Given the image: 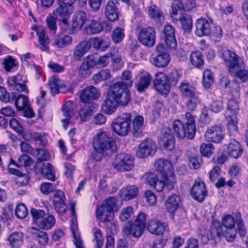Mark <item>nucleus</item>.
<instances>
[{
	"label": "nucleus",
	"mask_w": 248,
	"mask_h": 248,
	"mask_svg": "<svg viewBox=\"0 0 248 248\" xmlns=\"http://www.w3.org/2000/svg\"><path fill=\"white\" fill-rule=\"evenodd\" d=\"M122 81L111 85L108 91L107 96L102 106L103 111L111 115L114 113L119 106L125 107L131 100V93L127 87L132 85L131 73L129 71L123 72Z\"/></svg>",
	"instance_id": "nucleus-1"
},
{
	"label": "nucleus",
	"mask_w": 248,
	"mask_h": 248,
	"mask_svg": "<svg viewBox=\"0 0 248 248\" xmlns=\"http://www.w3.org/2000/svg\"><path fill=\"white\" fill-rule=\"evenodd\" d=\"M235 223L243 226V220L240 213H237L235 217L230 215H226L222 219V224L218 221L212 222L210 230L211 239L224 237L228 242H232L237 233Z\"/></svg>",
	"instance_id": "nucleus-2"
},
{
	"label": "nucleus",
	"mask_w": 248,
	"mask_h": 248,
	"mask_svg": "<svg viewBox=\"0 0 248 248\" xmlns=\"http://www.w3.org/2000/svg\"><path fill=\"white\" fill-rule=\"evenodd\" d=\"M93 144L94 150L103 155L110 156L117 151L115 140L106 132L97 133L93 139Z\"/></svg>",
	"instance_id": "nucleus-3"
},
{
	"label": "nucleus",
	"mask_w": 248,
	"mask_h": 248,
	"mask_svg": "<svg viewBox=\"0 0 248 248\" xmlns=\"http://www.w3.org/2000/svg\"><path fill=\"white\" fill-rule=\"evenodd\" d=\"M155 169L159 171L163 179L166 181L167 187L171 190L174 187L175 178L174 170L170 162L164 159L160 158L155 163Z\"/></svg>",
	"instance_id": "nucleus-4"
},
{
	"label": "nucleus",
	"mask_w": 248,
	"mask_h": 248,
	"mask_svg": "<svg viewBox=\"0 0 248 248\" xmlns=\"http://www.w3.org/2000/svg\"><path fill=\"white\" fill-rule=\"evenodd\" d=\"M146 216L143 213H140L136 217L133 223H127L123 230L124 236H127L130 235L136 238L141 236L145 227Z\"/></svg>",
	"instance_id": "nucleus-5"
},
{
	"label": "nucleus",
	"mask_w": 248,
	"mask_h": 248,
	"mask_svg": "<svg viewBox=\"0 0 248 248\" xmlns=\"http://www.w3.org/2000/svg\"><path fill=\"white\" fill-rule=\"evenodd\" d=\"M131 115L126 113L116 118L112 122V126L118 135L125 136L131 130Z\"/></svg>",
	"instance_id": "nucleus-6"
},
{
	"label": "nucleus",
	"mask_w": 248,
	"mask_h": 248,
	"mask_svg": "<svg viewBox=\"0 0 248 248\" xmlns=\"http://www.w3.org/2000/svg\"><path fill=\"white\" fill-rule=\"evenodd\" d=\"M113 167L117 170L122 171H130L134 165V159L130 155L120 154L117 155L112 162Z\"/></svg>",
	"instance_id": "nucleus-7"
},
{
	"label": "nucleus",
	"mask_w": 248,
	"mask_h": 248,
	"mask_svg": "<svg viewBox=\"0 0 248 248\" xmlns=\"http://www.w3.org/2000/svg\"><path fill=\"white\" fill-rule=\"evenodd\" d=\"M15 102L18 110H25V115L29 117H32L34 114L30 108L28 98L23 94H18L17 96L14 93H11V101Z\"/></svg>",
	"instance_id": "nucleus-8"
},
{
	"label": "nucleus",
	"mask_w": 248,
	"mask_h": 248,
	"mask_svg": "<svg viewBox=\"0 0 248 248\" xmlns=\"http://www.w3.org/2000/svg\"><path fill=\"white\" fill-rule=\"evenodd\" d=\"M156 151L155 143L151 139H147L140 144L136 155L138 157L143 158L154 155Z\"/></svg>",
	"instance_id": "nucleus-9"
},
{
	"label": "nucleus",
	"mask_w": 248,
	"mask_h": 248,
	"mask_svg": "<svg viewBox=\"0 0 248 248\" xmlns=\"http://www.w3.org/2000/svg\"><path fill=\"white\" fill-rule=\"evenodd\" d=\"M74 8L71 3L62 2L54 12V15L64 24H67V19L74 12Z\"/></svg>",
	"instance_id": "nucleus-10"
},
{
	"label": "nucleus",
	"mask_w": 248,
	"mask_h": 248,
	"mask_svg": "<svg viewBox=\"0 0 248 248\" xmlns=\"http://www.w3.org/2000/svg\"><path fill=\"white\" fill-rule=\"evenodd\" d=\"M224 127L221 124H216L208 128L205 134L206 141L219 143L224 137Z\"/></svg>",
	"instance_id": "nucleus-11"
},
{
	"label": "nucleus",
	"mask_w": 248,
	"mask_h": 248,
	"mask_svg": "<svg viewBox=\"0 0 248 248\" xmlns=\"http://www.w3.org/2000/svg\"><path fill=\"white\" fill-rule=\"evenodd\" d=\"M138 39L143 45L152 46L155 44V31L152 27L142 29L138 35Z\"/></svg>",
	"instance_id": "nucleus-12"
},
{
	"label": "nucleus",
	"mask_w": 248,
	"mask_h": 248,
	"mask_svg": "<svg viewBox=\"0 0 248 248\" xmlns=\"http://www.w3.org/2000/svg\"><path fill=\"white\" fill-rule=\"evenodd\" d=\"M222 58L226 65L229 67L230 73H234L239 66V57L236 53L229 49L223 51Z\"/></svg>",
	"instance_id": "nucleus-13"
},
{
	"label": "nucleus",
	"mask_w": 248,
	"mask_h": 248,
	"mask_svg": "<svg viewBox=\"0 0 248 248\" xmlns=\"http://www.w3.org/2000/svg\"><path fill=\"white\" fill-rule=\"evenodd\" d=\"M207 194L205 183L201 180L195 181L191 189V195L192 198L199 202H202Z\"/></svg>",
	"instance_id": "nucleus-14"
},
{
	"label": "nucleus",
	"mask_w": 248,
	"mask_h": 248,
	"mask_svg": "<svg viewBox=\"0 0 248 248\" xmlns=\"http://www.w3.org/2000/svg\"><path fill=\"white\" fill-rule=\"evenodd\" d=\"M148 231L153 234L159 235L169 231L168 224L162 222L159 219L154 218L150 220L147 224Z\"/></svg>",
	"instance_id": "nucleus-15"
},
{
	"label": "nucleus",
	"mask_w": 248,
	"mask_h": 248,
	"mask_svg": "<svg viewBox=\"0 0 248 248\" xmlns=\"http://www.w3.org/2000/svg\"><path fill=\"white\" fill-rule=\"evenodd\" d=\"M154 85L155 90L161 93L166 94L170 89L168 77L163 73L156 74Z\"/></svg>",
	"instance_id": "nucleus-16"
},
{
	"label": "nucleus",
	"mask_w": 248,
	"mask_h": 248,
	"mask_svg": "<svg viewBox=\"0 0 248 248\" xmlns=\"http://www.w3.org/2000/svg\"><path fill=\"white\" fill-rule=\"evenodd\" d=\"M195 34L200 37L210 35L214 25L204 18H200L196 23Z\"/></svg>",
	"instance_id": "nucleus-17"
},
{
	"label": "nucleus",
	"mask_w": 248,
	"mask_h": 248,
	"mask_svg": "<svg viewBox=\"0 0 248 248\" xmlns=\"http://www.w3.org/2000/svg\"><path fill=\"white\" fill-rule=\"evenodd\" d=\"M33 164V160L29 155H23L20 156L18 160V164L15 163L14 161L12 160L8 168L9 172L12 174H15L17 176H21L22 173L19 170L15 168H12L10 166L12 164H14L17 167L20 168L22 167H27L31 166Z\"/></svg>",
	"instance_id": "nucleus-18"
},
{
	"label": "nucleus",
	"mask_w": 248,
	"mask_h": 248,
	"mask_svg": "<svg viewBox=\"0 0 248 248\" xmlns=\"http://www.w3.org/2000/svg\"><path fill=\"white\" fill-rule=\"evenodd\" d=\"M56 212L59 214L65 213L67 206L65 203V197L64 193L61 190H56L52 198Z\"/></svg>",
	"instance_id": "nucleus-19"
},
{
	"label": "nucleus",
	"mask_w": 248,
	"mask_h": 248,
	"mask_svg": "<svg viewBox=\"0 0 248 248\" xmlns=\"http://www.w3.org/2000/svg\"><path fill=\"white\" fill-rule=\"evenodd\" d=\"M100 96L99 90L93 86L85 88L80 94V99L84 103L98 99Z\"/></svg>",
	"instance_id": "nucleus-20"
},
{
	"label": "nucleus",
	"mask_w": 248,
	"mask_h": 248,
	"mask_svg": "<svg viewBox=\"0 0 248 248\" xmlns=\"http://www.w3.org/2000/svg\"><path fill=\"white\" fill-rule=\"evenodd\" d=\"M7 82L9 86L19 92L28 90L26 85V80L23 78L21 75L17 74L15 76L9 77L7 79Z\"/></svg>",
	"instance_id": "nucleus-21"
},
{
	"label": "nucleus",
	"mask_w": 248,
	"mask_h": 248,
	"mask_svg": "<svg viewBox=\"0 0 248 248\" xmlns=\"http://www.w3.org/2000/svg\"><path fill=\"white\" fill-rule=\"evenodd\" d=\"M117 2V0H109L105 8V16L109 20L112 22L115 21L119 18V10L116 6Z\"/></svg>",
	"instance_id": "nucleus-22"
},
{
	"label": "nucleus",
	"mask_w": 248,
	"mask_h": 248,
	"mask_svg": "<svg viewBox=\"0 0 248 248\" xmlns=\"http://www.w3.org/2000/svg\"><path fill=\"white\" fill-rule=\"evenodd\" d=\"M91 43L88 40L80 42L75 48L73 57L76 61H80L82 57L91 48Z\"/></svg>",
	"instance_id": "nucleus-23"
},
{
	"label": "nucleus",
	"mask_w": 248,
	"mask_h": 248,
	"mask_svg": "<svg viewBox=\"0 0 248 248\" xmlns=\"http://www.w3.org/2000/svg\"><path fill=\"white\" fill-rule=\"evenodd\" d=\"M160 144L165 149L172 150L175 147V138L170 129H166L160 137Z\"/></svg>",
	"instance_id": "nucleus-24"
},
{
	"label": "nucleus",
	"mask_w": 248,
	"mask_h": 248,
	"mask_svg": "<svg viewBox=\"0 0 248 248\" xmlns=\"http://www.w3.org/2000/svg\"><path fill=\"white\" fill-rule=\"evenodd\" d=\"M165 42L166 45L170 49L176 47L177 42L175 37L174 29L170 25H166L164 29Z\"/></svg>",
	"instance_id": "nucleus-25"
},
{
	"label": "nucleus",
	"mask_w": 248,
	"mask_h": 248,
	"mask_svg": "<svg viewBox=\"0 0 248 248\" xmlns=\"http://www.w3.org/2000/svg\"><path fill=\"white\" fill-rule=\"evenodd\" d=\"M96 214L97 219L103 222L111 221L114 216L113 212L103 204L97 207Z\"/></svg>",
	"instance_id": "nucleus-26"
},
{
	"label": "nucleus",
	"mask_w": 248,
	"mask_h": 248,
	"mask_svg": "<svg viewBox=\"0 0 248 248\" xmlns=\"http://www.w3.org/2000/svg\"><path fill=\"white\" fill-rule=\"evenodd\" d=\"M172 128L177 137L181 139L187 138L189 139L188 135V130L183 123L179 120H174L172 124Z\"/></svg>",
	"instance_id": "nucleus-27"
},
{
	"label": "nucleus",
	"mask_w": 248,
	"mask_h": 248,
	"mask_svg": "<svg viewBox=\"0 0 248 248\" xmlns=\"http://www.w3.org/2000/svg\"><path fill=\"white\" fill-rule=\"evenodd\" d=\"M138 192L137 186H129L123 187L120 191V195L122 200L129 201L136 197Z\"/></svg>",
	"instance_id": "nucleus-28"
},
{
	"label": "nucleus",
	"mask_w": 248,
	"mask_h": 248,
	"mask_svg": "<svg viewBox=\"0 0 248 248\" xmlns=\"http://www.w3.org/2000/svg\"><path fill=\"white\" fill-rule=\"evenodd\" d=\"M87 20V15L84 11L77 12L73 20V29L75 30H81Z\"/></svg>",
	"instance_id": "nucleus-29"
},
{
	"label": "nucleus",
	"mask_w": 248,
	"mask_h": 248,
	"mask_svg": "<svg viewBox=\"0 0 248 248\" xmlns=\"http://www.w3.org/2000/svg\"><path fill=\"white\" fill-rule=\"evenodd\" d=\"M229 154L235 158L239 157L243 152V149L239 142L234 140H232L228 146Z\"/></svg>",
	"instance_id": "nucleus-30"
},
{
	"label": "nucleus",
	"mask_w": 248,
	"mask_h": 248,
	"mask_svg": "<svg viewBox=\"0 0 248 248\" xmlns=\"http://www.w3.org/2000/svg\"><path fill=\"white\" fill-rule=\"evenodd\" d=\"M180 202V199L177 195L172 194L170 196L165 203L167 211L173 214L178 208Z\"/></svg>",
	"instance_id": "nucleus-31"
},
{
	"label": "nucleus",
	"mask_w": 248,
	"mask_h": 248,
	"mask_svg": "<svg viewBox=\"0 0 248 248\" xmlns=\"http://www.w3.org/2000/svg\"><path fill=\"white\" fill-rule=\"evenodd\" d=\"M185 119L186 120V124L188 130V135L189 139L194 138L196 132V125L194 116L189 112H187L185 114Z\"/></svg>",
	"instance_id": "nucleus-32"
},
{
	"label": "nucleus",
	"mask_w": 248,
	"mask_h": 248,
	"mask_svg": "<svg viewBox=\"0 0 248 248\" xmlns=\"http://www.w3.org/2000/svg\"><path fill=\"white\" fill-rule=\"evenodd\" d=\"M72 42V38L70 36L61 34L55 37L52 45L58 48H63L70 45Z\"/></svg>",
	"instance_id": "nucleus-33"
},
{
	"label": "nucleus",
	"mask_w": 248,
	"mask_h": 248,
	"mask_svg": "<svg viewBox=\"0 0 248 248\" xmlns=\"http://www.w3.org/2000/svg\"><path fill=\"white\" fill-rule=\"evenodd\" d=\"M148 15L149 17L157 24H160L164 21L163 13L155 5H152L149 7Z\"/></svg>",
	"instance_id": "nucleus-34"
},
{
	"label": "nucleus",
	"mask_w": 248,
	"mask_h": 248,
	"mask_svg": "<svg viewBox=\"0 0 248 248\" xmlns=\"http://www.w3.org/2000/svg\"><path fill=\"white\" fill-rule=\"evenodd\" d=\"M8 240L12 248H20L23 243V234L20 232H15L9 235Z\"/></svg>",
	"instance_id": "nucleus-35"
},
{
	"label": "nucleus",
	"mask_w": 248,
	"mask_h": 248,
	"mask_svg": "<svg viewBox=\"0 0 248 248\" xmlns=\"http://www.w3.org/2000/svg\"><path fill=\"white\" fill-rule=\"evenodd\" d=\"M170 58L168 53L159 54L157 56L153 58L152 62L156 67H164L166 66L170 61Z\"/></svg>",
	"instance_id": "nucleus-36"
},
{
	"label": "nucleus",
	"mask_w": 248,
	"mask_h": 248,
	"mask_svg": "<svg viewBox=\"0 0 248 248\" xmlns=\"http://www.w3.org/2000/svg\"><path fill=\"white\" fill-rule=\"evenodd\" d=\"M37 35L39 38V43L40 46L39 48L44 51H47L49 50L48 44L50 43V40L47 35L46 34V32L44 29H41L37 31Z\"/></svg>",
	"instance_id": "nucleus-37"
},
{
	"label": "nucleus",
	"mask_w": 248,
	"mask_h": 248,
	"mask_svg": "<svg viewBox=\"0 0 248 248\" xmlns=\"http://www.w3.org/2000/svg\"><path fill=\"white\" fill-rule=\"evenodd\" d=\"M112 64L116 70L120 69L123 66L122 57L118 50L116 48H111L109 51Z\"/></svg>",
	"instance_id": "nucleus-38"
},
{
	"label": "nucleus",
	"mask_w": 248,
	"mask_h": 248,
	"mask_svg": "<svg viewBox=\"0 0 248 248\" xmlns=\"http://www.w3.org/2000/svg\"><path fill=\"white\" fill-rule=\"evenodd\" d=\"M77 227V217L75 215V216H73L71 226V231L74 237V243L76 248H84L80 237L78 234L76 232Z\"/></svg>",
	"instance_id": "nucleus-39"
},
{
	"label": "nucleus",
	"mask_w": 248,
	"mask_h": 248,
	"mask_svg": "<svg viewBox=\"0 0 248 248\" xmlns=\"http://www.w3.org/2000/svg\"><path fill=\"white\" fill-rule=\"evenodd\" d=\"M103 30L101 24L96 21L92 20L90 23L85 28V32L88 35L97 34Z\"/></svg>",
	"instance_id": "nucleus-40"
},
{
	"label": "nucleus",
	"mask_w": 248,
	"mask_h": 248,
	"mask_svg": "<svg viewBox=\"0 0 248 248\" xmlns=\"http://www.w3.org/2000/svg\"><path fill=\"white\" fill-rule=\"evenodd\" d=\"M110 43L99 37L93 39V47L97 50L102 52L106 51L110 46Z\"/></svg>",
	"instance_id": "nucleus-41"
},
{
	"label": "nucleus",
	"mask_w": 248,
	"mask_h": 248,
	"mask_svg": "<svg viewBox=\"0 0 248 248\" xmlns=\"http://www.w3.org/2000/svg\"><path fill=\"white\" fill-rule=\"evenodd\" d=\"M56 220L52 215H48L47 217H44L41 221L38 222V226L44 230H49L55 224Z\"/></svg>",
	"instance_id": "nucleus-42"
},
{
	"label": "nucleus",
	"mask_w": 248,
	"mask_h": 248,
	"mask_svg": "<svg viewBox=\"0 0 248 248\" xmlns=\"http://www.w3.org/2000/svg\"><path fill=\"white\" fill-rule=\"evenodd\" d=\"M40 172L44 175L46 178L50 181H54L55 172L52 166L49 163L43 164Z\"/></svg>",
	"instance_id": "nucleus-43"
},
{
	"label": "nucleus",
	"mask_w": 248,
	"mask_h": 248,
	"mask_svg": "<svg viewBox=\"0 0 248 248\" xmlns=\"http://www.w3.org/2000/svg\"><path fill=\"white\" fill-rule=\"evenodd\" d=\"M191 63L195 67L201 68L204 64L203 57L200 52H193L190 57Z\"/></svg>",
	"instance_id": "nucleus-44"
},
{
	"label": "nucleus",
	"mask_w": 248,
	"mask_h": 248,
	"mask_svg": "<svg viewBox=\"0 0 248 248\" xmlns=\"http://www.w3.org/2000/svg\"><path fill=\"white\" fill-rule=\"evenodd\" d=\"M33 237L40 245H45L48 243V236L46 232L35 229L32 232Z\"/></svg>",
	"instance_id": "nucleus-45"
},
{
	"label": "nucleus",
	"mask_w": 248,
	"mask_h": 248,
	"mask_svg": "<svg viewBox=\"0 0 248 248\" xmlns=\"http://www.w3.org/2000/svg\"><path fill=\"white\" fill-rule=\"evenodd\" d=\"M179 88L181 93L184 96L188 98L196 95L195 88L188 83H182Z\"/></svg>",
	"instance_id": "nucleus-46"
},
{
	"label": "nucleus",
	"mask_w": 248,
	"mask_h": 248,
	"mask_svg": "<svg viewBox=\"0 0 248 248\" xmlns=\"http://www.w3.org/2000/svg\"><path fill=\"white\" fill-rule=\"evenodd\" d=\"M151 79L152 77L148 74L141 77L136 85L138 91L142 92L145 89L148 88L150 84Z\"/></svg>",
	"instance_id": "nucleus-47"
},
{
	"label": "nucleus",
	"mask_w": 248,
	"mask_h": 248,
	"mask_svg": "<svg viewBox=\"0 0 248 248\" xmlns=\"http://www.w3.org/2000/svg\"><path fill=\"white\" fill-rule=\"evenodd\" d=\"M226 120L227 122V127L230 133H234L237 132L238 119L236 115H228L226 117Z\"/></svg>",
	"instance_id": "nucleus-48"
},
{
	"label": "nucleus",
	"mask_w": 248,
	"mask_h": 248,
	"mask_svg": "<svg viewBox=\"0 0 248 248\" xmlns=\"http://www.w3.org/2000/svg\"><path fill=\"white\" fill-rule=\"evenodd\" d=\"M61 79L56 76H52L49 80L48 84L51 94L54 95L60 93Z\"/></svg>",
	"instance_id": "nucleus-49"
},
{
	"label": "nucleus",
	"mask_w": 248,
	"mask_h": 248,
	"mask_svg": "<svg viewBox=\"0 0 248 248\" xmlns=\"http://www.w3.org/2000/svg\"><path fill=\"white\" fill-rule=\"evenodd\" d=\"M181 25L184 31L189 32L192 27V20L191 17L188 15H184L180 19Z\"/></svg>",
	"instance_id": "nucleus-50"
},
{
	"label": "nucleus",
	"mask_w": 248,
	"mask_h": 248,
	"mask_svg": "<svg viewBox=\"0 0 248 248\" xmlns=\"http://www.w3.org/2000/svg\"><path fill=\"white\" fill-rule=\"evenodd\" d=\"M214 77L211 71L207 69L203 72L202 76V83L203 86L207 88H210L214 82Z\"/></svg>",
	"instance_id": "nucleus-51"
},
{
	"label": "nucleus",
	"mask_w": 248,
	"mask_h": 248,
	"mask_svg": "<svg viewBox=\"0 0 248 248\" xmlns=\"http://www.w3.org/2000/svg\"><path fill=\"white\" fill-rule=\"evenodd\" d=\"M93 110L91 106L85 105L80 110L79 115L82 121L86 122L88 120L92 115Z\"/></svg>",
	"instance_id": "nucleus-52"
},
{
	"label": "nucleus",
	"mask_w": 248,
	"mask_h": 248,
	"mask_svg": "<svg viewBox=\"0 0 248 248\" xmlns=\"http://www.w3.org/2000/svg\"><path fill=\"white\" fill-rule=\"evenodd\" d=\"M118 200L114 197H111L108 198L102 204L112 212L118 211L119 207L117 204Z\"/></svg>",
	"instance_id": "nucleus-53"
},
{
	"label": "nucleus",
	"mask_w": 248,
	"mask_h": 248,
	"mask_svg": "<svg viewBox=\"0 0 248 248\" xmlns=\"http://www.w3.org/2000/svg\"><path fill=\"white\" fill-rule=\"evenodd\" d=\"M111 77V75L109 70L105 69L101 70L97 74L93 75V78L94 81L96 82H99L102 80H105Z\"/></svg>",
	"instance_id": "nucleus-54"
},
{
	"label": "nucleus",
	"mask_w": 248,
	"mask_h": 248,
	"mask_svg": "<svg viewBox=\"0 0 248 248\" xmlns=\"http://www.w3.org/2000/svg\"><path fill=\"white\" fill-rule=\"evenodd\" d=\"M124 37V30L123 28L118 27L112 32L111 35L112 39L115 43H119Z\"/></svg>",
	"instance_id": "nucleus-55"
},
{
	"label": "nucleus",
	"mask_w": 248,
	"mask_h": 248,
	"mask_svg": "<svg viewBox=\"0 0 248 248\" xmlns=\"http://www.w3.org/2000/svg\"><path fill=\"white\" fill-rule=\"evenodd\" d=\"M214 150V146L211 143H202L201 145L200 152L204 156H210L213 154Z\"/></svg>",
	"instance_id": "nucleus-56"
},
{
	"label": "nucleus",
	"mask_w": 248,
	"mask_h": 248,
	"mask_svg": "<svg viewBox=\"0 0 248 248\" xmlns=\"http://www.w3.org/2000/svg\"><path fill=\"white\" fill-rule=\"evenodd\" d=\"M144 119L141 116H137L133 120V126L134 134L139 133L141 131Z\"/></svg>",
	"instance_id": "nucleus-57"
},
{
	"label": "nucleus",
	"mask_w": 248,
	"mask_h": 248,
	"mask_svg": "<svg viewBox=\"0 0 248 248\" xmlns=\"http://www.w3.org/2000/svg\"><path fill=\"white\" fill-rule=\"evenodd\" d=\"M62 113L63 116L67 118H70L73 115V104L71 101H67L64 104Z\"/></svg>",
	"instance_id": "nucleus-58"
},
{
	"label": "nucleus",
	"mask_w": 248,
	"mask_h": 248,
	"mask_svg": "<svg viewBox=\"0 0 248 248\" xmlns=\"http://www.w3.org/2000/svg\"><path fill=\"white\" fill-rule=\"evenodd\" d=\"M15 212L16 216L20 219L24 218L28 214V209L26 206L22 203L19 204L17 205Z\"/></svg>",
	"instance_id": "nucleus-59"
},
{
	"label": "nucleus",
	"mask_w": 248,
	"mask_h": 248,
	"mask_svg": "<svg viewBox=\"0 0 248 248\" xmlns=\"http://www.w3.org/2000/svg\"><path fill=\"white\" fill-rule=\"evenodd\" d=\"M97 56L95 54H92L87 56L84 60V62L91 69L95 66L98 67Z\"/></svg>",
	"instance_id": "nucleus-60"
},
{
	"label": "nucleus",
	"mask_w": 248,
	"mask_h": 248,
	"mask_svg": "<svg viewBox=\"0 0 248 248\" xmlns=\"http://www.w3.org/2000/svg\"><path fill=\"white\" fill-rule=\"evenodd\" d=\"M31 214L37 225L38 222L41 221V219H43L46 215V213L44 210H37L34 208L31 210Z\"/></svg>",
	"instance_id": "nucleus-61"
},
{
	"label": "nucleus",
	"mask_w": 248,
	"mask_h": 248,
	"mask_svg": "<svg viewBox=\"0 0 248 248\" xmlns=\"http://www.w3.org/2000/svg\"><path fill=\"white\" fill-rule=\"evenodd\" d=\"M55 188L56 186L53 184L48 182L43 183L40 186L41 191L45 195H48L54 191Z\"/></svg>",
	"instance_id": "nucleus-62"
},
{
	"label": "nucleus",
	"mask_w": 248,
	"mask_h": 248,
	"mask_svg": "<svg viewBox=\"0 0 248 248\" xmlns=\"http://www.w3.org/2000/svg\"><path fill=\"white\" fill-rule=\"evenodd\" d=\"M110 59V55L109 51L101 56L98 57V67H105L107 66L109 63V59Z\"/></svg>",
	"instance_id": "nucleus-63"
},
{
	"label": "nucleus",
	"mask_w": 248,
	"mask_h": 248,
	"mask_svg": "<svg viewBox=\"0 0 248 248\" xmlns=\"http://www.w3.org/2000/svg\"><path fill=\"white\" fill-rule=\"evenodd\" d=\"M227 109L233 115H236L239 110L238 103L234 99L230 100L228 102Z\"/></svg>",
	"instance_id": "nucleus-64"
}]
</instances>
